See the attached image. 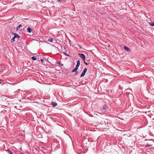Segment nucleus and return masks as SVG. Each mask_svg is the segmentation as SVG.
I'll return each instance as SVG.
<instances>
[{
	"instance_id": "1",
	"label": "nucleus",
	"mask_w": 154,
	"mask_h": 154,
	"mask_svg": "<svg viewBox=\"0 0 154 154\" xmlns=\"http://www.w3.org/2000/svg\"><path fill=\"white\" fill-rule=\"evenodd\" d=\"M13 34L14 35V36L11 39V40L12 42H13L14 41L15 39L16 38H20V36H19V35L18 34L16 33H14Z\"/></svg>"
},
{
	"instance_id": "2",
	"label": "nucleus",
	"mask_w": 154,
	"mask_h": 154,
	"mask_svg": "<svg viewBox=\"0 0 154 154\" xmlns=\"http://www.w3.org/2000/svg\"><path fill=\"white\" fill-rule=\"evenodd\" d=\"M87 68H85L84 69L83 71L82 72L81 75L80 77H83L85 75L87 71Z\"/></svg>"
},
{
	"instance_id": "3",
	"label": "nucleus",
	"mask_w": 154,
	"mask_h": 154,
	"mask_svg": "<svg viewBox=\"0 0 154 154\" xmlns=\"http://www.w3.org/2000/svg\"><path fill=\"white\" fill-rule=\"evenodd\" d=\"M78 55H79L80 57L83 60V61L85 59V56L83 54H79Z\"/></svg>"
},
{
	"instance_id": "4",
	"label": "nucleus",
	"mask_w": 154,
	"mask_h": 154,
	"mask_svg": "<svg viewBox=\"0 0 154 154\" xmlns=\"http://www.w3.org/2000/svg\"><path fill=\"white\" fill-rule=\"evenodd\" d=\"M124 49L126 51L128 52H130V49L128 48V47H127L126 46H125L124 47Z\"/></svg>"
},
{
	"instance_id": "5",
	"label": "nucleus",
	"mask_w": 154,
	"mask_h": 154,
	"mask_svg": "<svg viewBox=\"0 0 154 154\" xmlns=\"http://www.w3.org/2000/svg\"><path fill=\"white\" fill-rule=\"evenodd\" d=\"M27 31L29 33H31L32 31V29L30 27H28L27 29Z\"/></svg>"
},
{
	"instance_id": "6",
	"label": "nucleus",
	"mask_w": 154,
	"mask_h": 154,
	"mask_svg": "<svg viewBox=\"0 0 154 154\" xmlns=\"http://www.w3.org/2000/svg\"><path fill=\"white\" fill-rule=\"evenodd\" d=\"M57 105V103L55 102H53L51 103V105L54 107L56 106Z\"/></svg>"
},
{
	"instance_id": "7",
	"label": "nucleus",
	"mask_w": 154,
	"mask_h": 154,
	"mask_svg": "<svg viewBox=\"0 0 154 154\" xmlns=\"http://www.w3.org/2000/svg\"><path fill=\"white\" fill-rule=\"evenodd\" d=\"M10 154H14L13 152H11L9 149H8L6 150Z\"/></svg>"
},
{
	"instance_id": "8",
	"label": "nucleus",
	"mask_w": 154,
	"mask_h": 154,
	"mask_svg": "<svg viewBox=\"0 0 154 154\" xmlns=\"http://www.w3.org/2000/svg\"><path fill=\"white\" fill-rule=\"evenodd\" d=\"M80 64V61L79 60H78L77 61V64L76 66L79 67V66Z\"/></svg>"
},
{
	"instance_id": "9",
	"label": "nucleus",
	"mask_w": 154,
	"mask_h": 154,
	"mask_svg": "<svg viewBox=\"0 0 154 154\" xmlns=\"http://www.w3.org/2000/svg\"><path fill=\"white\" fill-rule=\"evenodd\" d=\"M56 63L57 64H58V65H60L61 66H63V64L62 63L60 62L59 61L56 62Z\"/></svg>"
},
{
	"instance_id": "10",
	"label": "nucleus",
	"mask_w": 154,
	"mask_h": 154,
	"mask_svg": "<svg viewBox=\"0 0 154 154\" xmlns=\"http://www.w3.org/2000/svg\"><path fill=\"white\" fill-rule=\"evenodd\" d=\"M22 25L21 24L19 25L17 27V30L19 29L21 26Z\"/></svg>"
},
{
	"instance_id": "11",
	"label": "nucleus",
	"mask_w": 154,
	"mask_h": 154,
	"mask_svg": "<svg viewBox=\"0 0 154 154\" xmlns=\"http://www.w3.org/2000/svg\"><path fill=\"white\" fill-rule=\"evenodd\" d=\"M103 108L104 110H106L107 109V107L106 105H104Z\"/></svg>"
},
{
	"instance_id": "12",
	"label": "nucleus",
	"mask_w": 154,
	"mask_h": 154,
	"mask_svg": "<svg viewBox=\"0 0 154 154\" xmlns=\"http://www.w3.org/2000/svg\"><path fill=\"white\" fill-rule=\"evenodd\" d=\"M48 41L49 42H52L53 41V38H50Z\"/></svg>"
},
{
	"instance_id": "13",
	"label": "nucleus",
	"mask_w": 154,
	"mask_h": 154,
	"mask_svg": "<svg viewBox=\"0 0 154 154\" xmlns=\"http://www.w3.org/2000/svg\"><path fill=\"white\" fill-rule=\"evenodd\" d=\"M31 59L33 60H36V58L35 57V56H33V57H31Z\"/></svg>"
},
{
	"instance_id": "14",
	"label": "nucleus",
	"mask_w": 154,
	"mask_h": 154,
	"mask_svg": "<svg viewBox=\"0 0 154 154\" xmlns=\"http://www.w3.org/2000/svg\"><path fill=\"white\" fill-rule=\"evenodd\" d=\"M152 146V145L148 143H146V147H149L151 146Z\"/></svg>"
},
{
	"instance_id": "15",
	"label": "nucleus",
	"mask_w": 154,
	"mask_h": 154,
	"mask_svg": "<svg viewBox=\"0 0 154 154\" xmlns=\"http://www.w3.org/2000/svg\"><path fill=\"white\" fill-rule=\"evenodd\" d=\"M149 24L150 25H151V26H154V23H149Z\"/></svg>"
},
{
	"instance_id": "16",
	"label": "nucleus",
	"mask_w": 154,
	"mask_h": 154,
	"mask_svg": "<svg viewBox=\"0 0 154 154\" xmlns=\"http://www.w3.org/2000/svg\"><path fill=\"white\" fill-rule=\"evenodd\" d=\"M63 54L66 56H69V57H70V55H69V54H66V53H65L64 52L63 53Z\"/></svg>"
},
{
	"instance_id": "17",
	"label": "nucleus",
	"mask_w": 154,
	"mask_h": 154,
	"mask_svg": "<svg viewBox=\"0 0 154 154\" xmlns=\"http://www.w3.org/2000/svg\"><path fill=\"white\" fill-rule=\"evenodd\" d=\"M78 67H78V66H75V68H74V69H75V70L77 71V70L78 69Z\"/></svg>"
},
{
	"instance_id": "18",
	"label": "nucleus",
	"mask_w": 154,
	"mask_h": 154,
	"mask_svg": "<svg viewBox=\"0 0 154 154\" xmlns=\"http://www.w3.org/2000/svg\"><path fill=\"white\" fill-rule=\"evenodd\" d=\"M84 63L86 65H88V64L85 61V60H84Z\"/></svg>"
},
{
	"instance_id": "19",
	"label": "nucleus",
	"mask_w": 154,
	"mask_h": 154,
	"mask_svg": "<svg viewBox=\"0 0 154 154\" xmlns=\"http://www.w3.org/2000/svg\"><path fill=\"white\" fill-rule=\"evenodd\" d=\"M78 72L77 71H76L75 72V75H77L78 74Z\"/></svg>"
},
{
	"instance_id": "20",
	"label": "nucleus",
	"mask_w": 154,
	"mask_h": 154,
	"mask_svg": "<svg viewBox=\"0 0 154 154\" xmlns=\"http://www.w3.org/2000/svg\"><path fill=\"white\" fill-rule=\"evenodd\" d=\"M76 70H75V69H74L72 71V72H75Z\"/></svg>"
},
{
	"instance_id": "21",
	"label": "nucleus",
	"mask_w": 154,
	"mask_h": 154,
	"mask_svg": "<svg viewBox=\"0 0 154 154\" xmlns=\"http://www.w3.org/2000/svg\"><path fill=\"white\" fill-rule=\"evenodd\" d=\"M41 62L42 63H43L44 62V60L42 59H41Z\"/></svg>"
},
{
	"instance_id": "22",
	"label": "nucleus",
	"mask_w": 154,
	"mask_h": 154,
	"mask_svg": "<svg viewBox=\"0 0 154 154\" xmlns=\"http://www.w3.org/2000/svg\"><path fill=\"white\" fill-rule=\"evenodd\" d=\"M57 1L59 2H60V0H57Z\"/></svg>"
}]
</instances>
